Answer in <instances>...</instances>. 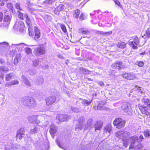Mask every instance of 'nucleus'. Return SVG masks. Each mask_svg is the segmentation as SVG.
Returning a JSON list of instances; mask_svg holds the SVG:
<instances>
[{
    "mask_svg": "<svg viewBox=\"0 0 150 150\" xmlns=\"http://www.w3.org/2000/svg\"><path fill=\"white\" fill-rule=\"evenodd\" d=\"M38 131V129L36 127H35L33 129H31L30 131V133L31 134H34L36 133Z\"/></svg>",
    "mask_w": 150,
    "mask_h": 150,
    "instance_id": "42",
    "label": "nucleus"
},
{
    "mask_svg": "<svg viewBox=\"0 0 150 150\" xmlns=\"http://www.w3.org/2000/svg\"><path fill=\"white\" fill-rule=\"evenodd\" d=\"M59 121L64 122L68 120L70 118V116H68L66 115H60L58 117Z\"/></svg>",
    "mask_w": 150,
    "mask_h": 150,
    "instance_id": "15",
    "label": "nucleus"
},
{
    "mask_svg": "<svg viewBox=\"0 0 150 150\" xmlns=\"http://www.w3.org/2000/svg\"><path fill=\"white\" fill-rule=\"evenodd\" d=\"M4 4V2L2 0H0V5L1 6H3Z\"/></svg>",
    "mask_w": 150,
    "mask_h": 150,
    "instance_id": "61",
    "label": "nucleus"
},
{
    "mask_svg": "<svg viewBox=\"0 0 150 150\" xmlns=\"http://www.w3.org/2000/svg\"><path fill=\"white\" fill-rule=\"evenodd\" d=\"M56 100V98L54 96H49L46 99V104L49 106L52 104Z\"/></svg>",
    "mask_w": 150,
    "mask_h": 150,
    "instance_id": "11",
    "label": "nucleus"
},
{
    "mask_svg": "<svg viewBox=\"0 0 150 150\" xmlns=\"http://www.w3.org/2000/svg\"><path fill=\"white\" fill-rule=\"evenodd\" d=\"M139 43V40L137 37L135 38L132 40H130L129 42V44L134 49H137V47L134 45H137Z\"/></svg>",
    "mask_w": 150,
    "mask_h": 150,
    "instance_id": "7",
    "label": "nucleus"
},
{
    "mask_svg": "<svg viewBox=\"0 0 150 150\" xmlns=\"http://www.w3.org/2000/svg\"><path fill=\"white\" fill-rule=\"evenodd\" d=\"M24 45V44L21 43V44L17 45H16L18 46H19L20 48H21V47H22L23 46V45Z\"/></svg>",
    "mask_w": 150,
    "mask_h": 150,
    "instance_id": "64",
    "label": "nucleus"
},
{
    "mask_svg": "<svg viewBox=\"0 0 150 150\" xmlns=\"http://www.w3.org/2000/svg\"><path fill=\"white\" fill-rule=\"evenodd\" d=\"M122 64V62L119 61L112 64L111 65V67L114 69H120L122 68H124Z\"/></svg>",
    "mask_w": 150,
    "mask_h": 150,
    "instance_id": "9",
    "label": "nucleus"
},
{
    "mask_svg": "<svg viewBox=\"0 0 150 150\" xmlns=\"http://www.w3.org/2000/svg\"><path fill=\"white\" fill-rule=\"evenodd\" d=\"M114 1L116 4L117 5L121 7V5L118 1L117 0H114Z\"/></svg>",
    "mask_w": 150,
    "mask_h": 150,
    "instance_id": "53",
    "label": "nucleus"
},
{
    "mask_svg": "<svg viewBox=\"0 0 150 150\" xmlns=\"http://www.w3.org/2000/svg\"><path fill=\"white\" fill-rule=\"evenodd\" d=\"M56 142H57V144H58V146H59V147H60V148H62V149H64V147H62V145H61L60 144V143H59V142L57 141V140H56Z\"/></svg>",
    "mask_w": 150,
    "mask_h": 150,
    "instance_id": "58",
    "label": "nucleus"
},
{
    "mask_svg": "<svg viewBox=\"0 0 150 150\" xmlns=\"http://www.w3.org/2000/svg\"><path fill=\"white\" fill-rule=\"evenodd\" d=\"M17 132H18V134H20L24 136L25 135L24 134L25 132L24 129L23 128H21L19 130L17 131Z\"/></svg>",
    "mask_w": 150,
    "mask_h": 150,
    "instance_id": "38",
    "label": "nucleus"
},
{
    "mask_svg": "<svg viewBox=\"0 0 150 150\" xmlns=\"http://www.w3.org/2000/svg\"><path fill=\"white\" fill-rule=\"evenodd\" d=\"M24 17L26 20V23L28 26L30 27L32 25L31 22L27 14H25Z\"/></svg>",
    "mask_w": 150,
    "mask_h": 150,
    "instance_id": "20",
    "label": "nucleus"
},
{
    "mask_svg": "<svg viewBox=\"0 0 150 150\" xmlns=\"http://www.w3.org/2000/svg\"><path fill=\"white\" fill-rule=\"evenodd\" d=\"M5 61L4 59L1 58H0V63L1 64H3L5 63Z\"/></svg>",
    "mask_w": 150,
    "mask_h": 150,
    "instance_id": "59",
    "label": "nucleus"
},
{
    "mask_svg": "<svg viewBox=\"0 0 150 150\" xmlns=\"http://www.w3.org/2000/svg\"><path fill=\"white\" fill-rule=\"evenodd\" d=\"M122 76L126 79L133 80L135 78L134 75L132 73H126L122 74Z\"/></svg>",
    "mask_w": 150,
    "mask_h": 150,
    "instance_id": "14",
    "label": "nucleus"
},
{
    "mask_svg": "<svg viewBox=\"0 0 150 150\" xmlns=\"http://www.w3.org/2000/svg\"><path fill=\"white\" fill-rule=\"evenodd\" d=\"M83 117H81L79 118V122H80L81 121L83 122Z\"/></svg>",
    "mask_w": 150,
    "mask_h": 150,
    "instance_id": "62",
    "label": "nucleus"
},
{
    "mask_svg": "<svg viewBox=\"0 0 150 150\" xmlns=\"http://www.w3.org/2000/svg\"><path fill=\"white\" fill-rule=\"evenodd\" d=\"M139 140L142 141V139H144L143 136L142 135H140L139 137Z\"/></svg>",
    "mask_w": 150,
    "mask_h": 150,
    "instance_id": "63",
    "label": "nucleus"
},
{
    "mask_svg": "<svg viewBox=\"0 0 150 150\" xmlns=\"http://www.w3.org/2000/svg\"><path fill=\"white\" fill-rule=\"evenodd\" d=\"M0 70L4 72L7 71H8V69L7 67L4 66H1L0 67Z\"/></svg>",
    "mask_w": 150,
    "mask_h": 150,
    "instance_id": "39",
    "label": "nucleus"
},
{
    "mask_svg": "<svg viewBox=\"0 0 150 150\" xmlns=\"http://www.w3.org/2000/svg\"><path fill=\"white\" fill-rule=\"evenodd\" d=\"M71 110L74 112H78L80 111L79 109L76 108H71Z\"/></svg>",
    "mask_w": 150,
    "mask_h": 150,
    "instance_id": "43",
    "label": "nucleus"
},
{
    "mask_svg": "<svg viewBox=\"0 0 150 150\" xmlns=\"http://www.w3.org/2000/svg\"><path fill=\"white\" fill-rule=\"evenodd\" d=\"M83 126L81 123H80L78 126V128L80 129L81 130L83 128Z\"/></svg>",
    "mask_w": 150,
    "mask_h": 150,
    "instance_id": "55",
    "label": "nucleus"
},
{
    "mask_svg": "<svg viewBox=\"0 0 150 150\" xmlns=\"http://www.w3.org/2000/svg\"><path fill=\"white\" fill-rule=\"evenodd\" d=\"M7 7L9 9L12 10L13 8V5L11 3H8L7 4Z\"/></svg>",
    "mask_w": 150,
    "mask_h": 150,
    "instance_id": "40",
    "label": "nucleus"
},
{
    "mask_svg": "<svg viewBox=\"0 0 150 150\" xmlns=\"http://www.w3.org/2000/svg\"><path fill=\"white\" fill-rule=\"evenodd\" d=\"M30 28H28L29 31V35L30 36H33L34 35V38L35 40H36L40 38V33L39 30L36 27H34V33H32L30 31Z\"/></svg>",
    "mask_w": 150,
    "mask_h": 150,
    "instance_id": "6",
    "label": "nucleus"
},
{
    "mask_svg": "<svg viewBox=\"0 0 150 150\" xmlns=\"http://www.w3.org/2000/svg\"><path fill=\"white\" fill-rule=\"evenodd\" d=\"M126 45V43L124 42H120L117 44V46L118 47L124 49Z\"/></svg>",
    "mask_w": 150,
    "mask_h": 150,
    "instance_id": "22",
    "label": "nucleus"
},
{
    "mask_svg": "<svg viewBox=\"0 0 150 150\" xmlns=\"http://www.w3.org/2000/svg\"><path fill=\"white\" fill-rule=\"evenodd\" d=\"M144 136L146 137H147L150 136V131L148 130L144 131Z\"/></svg>",
    "mask_w": 150,
    "mask_h": 150,
    "instance_id": "37",
    "label": "nucleus"
},
{
    "mask_svg": "<svg viewBox=\"0 0 150 150\" xmlns=\"http://www.w3.org/2000/svg\"><path fill=\"white\" fill-rule=\"evenodd\" d=\"M125 122L120 118H117L113 121V124L116 126V128L120 129L123 127L125 125Z\"/></svg>",
    "mask_w": 150,
    "mask_h": 150,
    "instance_id": "5",
    "label": "nucleus"
},
{
    "mask_svg": "<svg viewBox=\"0 0 150 150\" xmlns=\"http://www.w3.org/2000/svg\"><path fill=\"white\" fill-rule=\"evenodd\" d=\"M57 127L53 125H51L50 128V132L52 135H54L56 134L57 131Z\"/></svg>",
    "mask_w": 150,
    "mask_h": 150,
    "instance_id": "17",
    "label": "nucleus"
},
{
    "mask_svg": "<svg viewBox=\"0 0 150 150\" xmlns=\"http://www.w3.org/2000/svg\"><path fill=\"white\" fill-rule=\"evenodd\" d=\"M21 102L24 105L28 106L31 108L35 107L36 105V102L32 97L23 99Z\"/></svg>",
    "mask_w": 150,
    "mask_h": 150,
    "instance_id": "2",
    "label": "nucleus"
},
{
    "mask_svg": "<svg viewBox=\"0 0 150 150\" xmlns=\"http://www.w3.org/2000/svg\"><path fill=\"white\" fill-rule=\"evenodd\" d=\"M144 63L142 61L138 62V65L140 67H142L144 65Z\"/></svg>",
    "mask_w": 150,
    "mask_h": 150,
    "instance_id": "54",
    "label": "nucleus"
},
{
    "mask_svg": "<svg viewBox=\"0 0 150 150\" xmlns=\"http://www.w3.org/2000/svg\"><path fill=\"white\" fill-rule=\"evenodd\" d=\"M97 107L98 110H105L106 109V108L104 107L103 105L100 104H98Z\"/></svg>",
    "mask_w": 150,
    "mask_h": 150,
    "instance_id": "32",
    "label": "nucleus"
},
{
    "mask_svg": "<svg viewBox=\"0 0 150 150\" xmlns=\"http://www.w3.org/2000/svg\"><path fill=\"white\" fill-rule=\"evenodd\" d=\"M13 146L12 147V149L11 150H17L19 146L18 145L13 144Z\"/></svg>",
    "mask_w": 150,
    "mask_h": 150,
    "instance_id": "48",
    "label": "nucleus"
},
{
    "mask_svg": "<svg viewBox=\"0 0 150 150\" xmlns=\"http://www.w3.org/2000/svg\"><path fill=\"white\" fill-rule=\"evenodd\" d=\"M11 20V18L8 15H5L4 16V21L7 23H9Z\"/></svg>",
    "mask_w": 150,
    "mask_h": 150,
    "instance_id": "25",
    "label": "nucleus"
},
{
    "mask_svg": "<svg viewBox=\"0 0 150 150\" xmlns=\"http://www.w3.org/2000/svg\"><path fill=\"white\" fill-rule=\"evenodd\" d=\"M79 33H82L83 34H87L89 33V32L88 31L85 29L83 28L79 29Z\"/></svg>",
    "mask_w": 150,
    "mask_h": 150,
    "instance_id": "26",
    "label": "nucleus"
},
{
    "mask_svg": "<svg viewBox=\"0 0 150 150\" xmlns=\"http://www.w3.org/2000/svg\"><path fill=\"white\" fill-rule=\"evenodd\" d=\"M130 134L129 132L126 131H119L115 133L116 136L119 138L122 139L124 142V146L126 147L129 143V139H128Z\"/></svg>",
    "mask_w": 150,
    "mask_h": 150,
    "instance_id": "1",
    "label": "nucleus"
},
{
    "mask_svg": "<svg viewBox=\"0 0 150 150\" xmlns=\"http://www.w3.org/2000/svg\"><path fill=\"white\" fill-rule=\"evenodd\" d=\"M40 62V60L39 59H36L32 61V65L34 67H37L39 65Z\"/></svg>",
    "mask_w": 150,
    "mask_h": 150,
    "instance_id": "24",
    "label": "nucleus"
},
{
    "mask_svg": "<svg viewBox=\"0 0 150 150\" xmlns=\"http://www.w3.org/2000/svg\"><path fill=\"white\" fill-rule=\"evenodd\" d=\"M144 102L145 104L149 107H150V100L148 99L144 100Z\"/></svg>",
    "mask_w": 150,
    "mask_h": 150,
    "instance_id": "34",
    "label": "nucleus"
},
{
    "mask_svg": "<svg viewBox=\"0 0 150 150\" xmlns=\"http://www.w3.org/2000/svg\"><path fill=\"white\" fill-rule=\"evenodd\" d=\"M26 4L28 6H33V4L30 3V2L29 1H27L26 3Z\"/></svg>",
    "mask_w": 150,
    "mask_h": 150,
    "instance_id": "56",
    "label": "nucleus"
},
{
    "mask_svg": "<svg viewBox=\"0 0 150 150\" xmlns=\"http://www.w3.org/2000/svg\"><path fill=\"white\" fill-rule=\"evenodd\" d=\"M130 140L131 142L130 146L129 148V149H131L134 147L133 145L138 142L139 139L137 136L134 135L131 137L130 139Z\"/></svg>",
    "mask_w": 150,
    "mask_h": 150,
    "instance_id": "10",
    "label": "nucleus"
},
{
    "mask_svg": "<svg viewBox=\"0 0 150 150\" xmlns=\"http://www.w3.org/2000/svg\"><path fill=\"white\" fill-rule=\"evenodd\" d=\"M15 26L19 30H23L24 27V25L22 21H17L15 25Z\"/></svg>",
    "mask_w": 150,
    "mask_h": 150,
    "instance_id": "13",
    "label": "nucleus"
},
{
    "mask_svg": "<svg viewBox=\"0 0 150 150\" xmlns=\"http://www.w3.org/2000/svg\"><path fill=\"white\" fill-rule=\"evenodd\" d=\"M18 17L21 19L22 20L23 19V14L20 11H19Z\"/></svg>",
    "mask_w": 150,
    "mask_h": 150,
    "instance_id": "50",
    "label": "nucleus"
},
{
    "mask_svg": "<svg viewBox=\"0 0 150 150\" xmlns=\"http://www.w3.org/2000/svg\"><path fill=\"white\" fill-rule=\"evenodd\" d=\"M64 8V6L62 4H60L55 8L54 13L57 15L59 14V12L62 11Z\"/></svg>",
    "mask_w": 150,
    "mask_h": 150,
    "instance_id": "16",
    "label": "nucleus"
},
{
    "mask_svg": "<svg viewBox=\"0 0 150 150\" xmlns=\"http://www.w3.org/2000/svg\"><path fill=\"white\" fill-rule=\"evenodd\" d=\"M13 146V144L11 143L7 144L6 146V148L8 150H11L12 147Z\"/></svg>",
    "mask_w": 150,
    "mask_h": 150,
    "instance_id": "36",
    "label": "nucleus"
},
{
    "mask_svg": "<svg viewBox=\"0 0 150 150\" xmlns=\"http://www.w3.org/2000/svg\"><path fill=\"white\" fill-rule=\"evenodd\" d=\"M92 100L88 101L87 100H83L81 103H82L84 105H88L91 103Z\"/></svg>",
    "mask_w": 150,
    "mask_h": 150,
    "instance_id": "28",
    "label": "nucleus"
},
{
    "mask_svg": "<svg viewBox=\"0 0 150 150\" xmlns=\"http://www.w3.org/2000/svg\"><path fill=\"white\" fill-rule=\"evenodd\" d=\"M43 82V79L42 78H39L38 79L37 84L39 85L42 84Z\"/></svg>",
    "mask_w": 150,
    "mask_h": 150,
    "instance_id": "35",
    "label": "nucleus"
},
{
    "mask_svg": "<svg viewBox=\"0 0 150 150\" xmlns=\"http://www.w3.org/2000/svg\"><path fill=\"white\" fill-rule=\"evenodd\" d=\"M45 52V48L43 45H40L35 48L33 51L34 54L36 56L44 54Z\"/></svg>",
    "mask_w": 150,
    "mask_h": 150,
    "instance_id": "3",
    "label": "nucleus"
},
{
    "mask_svg": "<svg viewBox=\"0 0 150 150\" xmlns=\"http://www.w3.org/2000/svg\"><path fill=\"white\" fill-rule=\"evenodd\" d=\"M22 79L25 84L26 86L28 87L31 86V84L29 82L28 79L25 76L23 75L22 76Z\"/></svg>",
    "mask_w": 150,
    "mask_h": 150,
    "instance_id": "18",
    "label": "nucleus"
},
{
    "mask_svg": "<svg viewBox=\"0 0 150 150\" xmlns=\"http://www.w3.org/2000/svg\"><path fill=\"white\" fill-rule=\"evenodd\" d=\"M144 36H146L148 38L150 37V30H147L146 32V33L144 34Z\"/></svg>",
    "mask_w": 150,
    "mask_h": 150,
    "instance_id": "46",
    "label": "nucleus"
},
{
    "mask_svg": "<svg viewBox=\"0 0 150 150\" xmlns=\"http://www.w3.org/2000/svg\"><path fill=\"white\" fill-rule=\"evenodd\" d=\"M102 124L100 122H97L95 125V131L97 130H99L102 126Z\"/></svg>",
    "mask_w": 150,
    "mask_h": 150,
    "instance_id": "23",
    "label": "nucleus"
},
{
    "mask_svg": "<svg viewBox=\"0 0 150 150\" xmlns=\"http://www.w3.org/2000/svg\"><path fill=\"white\" fill-rule=\"evenodd\" d=\"M80 12V11L79 10H76L75 11L74 13V16L76 18H78Z\"/></svg>",
    "mask_w": 150,
    "mask_h": 150,
    "instance_id": "29",
    "label": "nucleus"
},
{
    "mask_svg": "<svg viewBox=\"0 0 150 150\" xmlns=\"http://www.w3.org/2000/svg\"><path fill=\"white\" fill-rule=\"evenodd\" d=\"M98 84L101 86H104V83L102 81H100L98 82Z\"/></svg>",
    "mask_w": 150,
    "mask_h": 150,
    "instance_id": "57",
    "label": "nucleus"
},
{
    "mask_svg": "<svg viewBox=\"0 0 150 150\" xmlns=\"http://www.w3.org/2000/svg\"><path fill=\"white\" fill-rule=\"evenodd\" d=\"M79 70L80 71L82 72V73L86 74H89V72H90V71L86 69L83 67L80 68Z\"/></svg>",
    "mask_w": 150,
    "mask_h": 150,
    "instance_id": "27",
    "label": "nucleus"
},
{
    "mask_svg": "<svg viewBox=\"0 0 150 150\" xmlns=\"http://www.w3.org/2000/svg\"><path fill=\"white\" fill-rule=\"evenodd\" d=\"M15 7L16 8L19 10H22V9L20 6V4L18 3H17L16 4Z\"/></svg>",
    "mask_w": 150,
    "mask_h": 150,
    "instance_id": "51",
    "label": "nucleus"
},
{
    "mask_svg": "<svg viewBox=\"0 0 150 150\" xmlns=\"http://www.w3.org/2000/svg\"><path fill=\"white\" fill-rule=\"evenodd\" d=\"M112 32L111 31L108 32H101V33L102 34V35H111L112 34Z\"/></svg>",
    "mask_w": 150,
    "mask_h": 150,
    "instance_id": "41",
    "label": "nucleus"
},
{
    "mask_svg": "<svg viewBox=\"0 0 150 150\" xmlns=\"http://www.w3.org/2000/svg\"><path fill=\"white\" fill-rule=\"evenodd\" d=\"M20 54H17L14 60L13 63L15 65H16L18 62V60L20 59Z\"/></svg>",
    "mask_w": 150,
    "mask_h": 150,
    "instance_id": "30",
    "label": "nucleus"
},
{
    "mask_svg": "<svg viewBox=\"0 0 150 150\" xmlns=\"http://www.w3.org/2000/svg\"><path fill=\"white\" fill-rule=\"evenodd\" d=\"M14 76V74L13 73H11L10 74H7L6 76V81H8L11 79L13 78Z\"/></svg>",
    "mask_w": 150,
    "mask_h": 150,
    "instance_id": "21",
    "label": "nucleus"
},
{
    "mask_svg": "<svg viewBox=\"0 0 150 150\" xmlns=\"http://www.w3.org/2000/svg\"><path fill=\"white\" fill-rule=\"evenodd\" d=\"M24 135H22L20 134H18V133L17 132L16 137L17 139L18 138L19 139L21 140L22 138L24 137Z\"/></svg>",
    "mask_w": 150,
    "mask_h": 150,
    "instance_id": "45",
    "label": "nucleus"
},
{
    "mask_svg": "<svg viewBox=\"0 0 150 150\" xmlns=\"http://www.w3.org/2000/svg\"><path fill=\"white\" fill-rule=\"evenodd\" d=\"M28 119L29 122L31 123H35L36 124H38L40 122V121L38 120L37 116L36 115L28 116Z\"/></svg>",
    "mask_w": 150,
    "mask_h": 150,
    "instance_id": "8",
    "label": "nucleus"
},
{
    "mask_svg": "<svg viewBox=\"0 0 150 150\" xmlns=\"http://www.w3.org/2000/svg\"><path fill=\"white\" fill-rule=\"evenodd\" d=\"M139 108L142 114H144L147 116L149 115L150 113L148 111V109L146 107L139 105Z\"/></svg>",
    "mask_w": 150,
    "mask_h": 150,
    "instance_id": "12",
    "label": "nucleus"
},
{
    "mask_svg": "<svg viewBox=\"0 0 150 150\" xmlns=\"http://www.w3.org/2000/svg\"><path fill=\"white\" fill-rule=\"evenodd\" d=\"M112 130V126L111 124H108L106 125L104 128V132L106 133H110Z\"/></svg>",
    "mask_w": 150,
    "mask_h": 150,
    "instance_id": "19",
    "label": "nucleus"
},
{
    "mask_svg": "<svg viewBox=\"0 0 150 150\" xmlns=\"http://www.w3.org/2000/svg\"><path fill=\"white\" fill-rule=\"evenodd\" d=\"M12 86H13L15 85H17L19 83V81H18L17 80H15L13 81H11Z\"/></svg>",
    "mask_w": 150,
    "mask_h": 150,
    "instance_id": "44",
    "label": "nucleus"
},
{
    "mask_svg": "<svg viewBox=\"0 0 150 150\" xmlns=\"http://www.w3.org/2000/svg\"><path fill=\"white\" fill-rule=\"evenodd\" d=\"M61 27L63 32L66 33L67 32V30L66 27L63 25H61Z\"/></svg>",
    "mask_w": 150,
    "mask_h": 150,
    "instance_id": "49",
    "label": "nucleus"
},
{
    "mask_svg": "<svg viewBox=\"0 0 150 150\" xmlns=\"http://www.w3.org/2000/svg\"><path fill=\"white\" fill-rule=\"evenodd\" d=\"M12 86V85L11 81L6 82L5 84V86L6 87H10Z\"/></svg>",
    "mask_w": 150,
    "mask_h": 150,
    "instance_id": "47",
    "label": "nucleus"
},
{
    "mask_svg": "<svg viewBox=\"0 0 150 150\" xmlns=\"http://www.w3.org/2000/svg\"><path fill=\"white\" fill-rule=\"evenodd\" d=\"M25 50L26 54H32V50L29 47H26L25 49Z\"/></svg>",
    "mask_w": 150,
    "mask_h": 150,
    "instance_id": "33",
    "label": "nucleus"
},
{
    "mask_svg": "<svg viewBox=\"0 0 150 150\" xmlns=\"http://www.w3.org/2000/svg\"><path fill=\"white\" fill-rule=\"evenodd\" d=\"M122 109L125 112L129 115L132 114V110L130 104L127 102H125L122 106Z\"/></svg>",
    "mask_w": 150,
    "mask_h": 150,
    "instance_id": "4",
    "label": "nucleus"
},
{
    "mask_svg": "<svg viewBox=\"0 0 150 150\" xmlns=\"http://www.w3.org/2000/svg\"><path fill=\"white\" fill-rule=\"evenodd\" d=\"M92 122V120L91 119H89L87 124V126H85V127L84 129L85 130L88 127H90L91 125Z\"/></svg>",
    "mask_w": 150,
    "mask_h": 150,
    "instance_id": "31",
    "label": "nucleus"
},
{
    "mask_svg": "<svg viewBox=\"0 0 150 150\" xmlns=\"http://www.w3.org/2000/svg\"><path fill=\"white\" fill-rule=\"evenodd\" d=\"M3 14L2 13H0V21H1L3 19Z\"/></svg>",
    "mask_w": 150,
    "mask_h": 150,
    "instance_id": "60",
    "label": "nucleus"
},
{
    "mask_svg": "<svg viewBox=\"0 0 150 150\" xmlns=\"http://www.w3.org/2000/svg\"><path fill=\"white\" fill-rule=\"evenodd\" d=\"M84 15L83 13H82L80 15L79 17V19L80 20L82 21L84 19Z\"/></svg>",
    "mask_w": 150,
    "mask_h": 150,
    "instance_id": "52",
    "label": "nucleus"
}]
</instances>
